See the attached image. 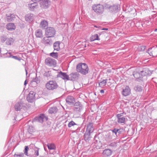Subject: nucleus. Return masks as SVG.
<instances>
[{
    "label": "nucleus",
    "instance_id": "obj_3",
    "mask_svg": "<svg viewBox=\"0 0 157 157\" xmlns=\"http://www.w3.org/2000/svg\"><path fill=\"white\" fill-rule=\"evenodd\" d=\"M46 88L49 90H53L57 88L58 85L55 81H50L48 82L45 85Z\"/></svg>",
    "mask_w": 157,
    "mask_h": 157
},
{
    "label": "nucleus",
    "instance_id": "obj_25",
    "mask_svg": "<svg viewBox=\"0 0 157 157\" xmlns=\"http://www.w3.org/2000/svg\"><path fill=\"white\" fill-rule=\"evenodd\" d=\"M6 28L9 30H14L16 28V27L14 24L10 23L7 25Z\"/></svg>",
    "mask_w": 157,
    "mask_h": 157
},
{
    "label": "nucleus",
    "instance_id": "obj_31",
    "mask_svg": "<svg viewBox=\"0 0 157 157\" xmlns=\"http://www.w3.org/2000/svg\"><path fill=\"white\" fill-rule=\"evenodd\" d=\"M90 41H92L96 40H100V39L98 37V35L97 34H95L90 37Z\"/></svg>",
    "mask_w": 157,
    "mask_h": 157
},
{
    "label": "nucleus",
    "instance_id": "obj_14",
    "mask_svg": "<svg viewBox=\"0 0 157 157\" xmlns=\"http://www.w3.org/2000/svg\"><path fill=\"white\" fill-rule=\"evenodd\" d=\"M94 128L93 127V123H89L87 125V128L86 132L88 133H92L94 131Z\"/></svg>",
    "mask_w": 157,
    "mask_h": 157
},
{
    "label": "nucleus",
    "instance_id": "obj_44",
    "mask_svg": "<svg viewBox=\"0 0 157 157\" xmlns=\"http://www.w3.org/2000/svg\"><path fill=\"white\" fill-rule=\"evenodd\" d=\"M146 48V46H141L138 47V49L140 51H144Z\"/></svg>",
    "mask_w": 157,
    "mask_h": 157
},
{
    "label": "nucleus",
    "instance_id": "obj_48",
    "mask_svg": "<svg viewBox=\"0 0 157 157\" xmlns=\"http://www.w3.org/2000/svg\"><path fill=\"white\" fill-rule=\"evenodd\" d=\"M110 5L109 4H108L107 3H105L104 5V7H105L106 9H108L109 10L110 7H111Z\"/></svg>",
    "mask_w": 157,
    "mask_h": 157
},
{
    "label": "nucleus",
    "instance_id": "obj_55",
    "mask_svg": "<svg viewBox=\"0 0 157 157\" xmlns=\"http://www.w3.org/2000/svg\"><path fill=\"white\" fill-rule=\"evenodd\" d=\"M102 30H108V29L107 28H103L101 29Z\"/></svg>",
    "mask_w": 157,
    "mask_h": 157
},
{
    "label": "nucleus",
    "instance_id": "obj_9",
    "mask_svg": "<svg viewBox=\"0 0 157 157\" xmlns=\"http://www.w3.org/2000/svg\"><path fill=\"white\" fill-rule=\"evenodd\" d=\"M117 128H114L113 129L110 130V131L112 132H109L107 135L109 139H111L117 137L118 136L117 132Z\"/></svg>",
    "mask_w": 157,
    "mask_h": 157
},
{
    "label": "nucleus",
    "instance_id": "obj_51",
    "mask_svg": "<svg viewBox=\"0 0 157 157\" xmlns=\"http://www.w3.org/2000/svg\"><path fill=\"white\" fill-rule=\"evenodd\" d=\"M117 134L118 135V136L120 134H121V129H118L117 128Z\"/></svg>",
    "mask_w": 157,
    "mask_h": 157
},
{
    "label": "nucleus",
    "instance_id": "obj_45",
    "mask_svg": "<svg viewBox=\"0 0 157 157\" xmlns=\"http://www.w3.org/2000/svg\"><path fill=\"white\" fill-rule=\"evenodd\" d=\"M34 130L32 126H30L28 129V131L30 134H32V132L34 131Z\"/></svg>",
    "mask_w": 157,
    "mask_h": 157
},
{
    "label": "nucleus",
    "instance_id": "obj_53",
    "mask_svg": "<svg viewBox=\"0 0 157 157\" xmlns=\"http://www.w3.org/2000/svg\"><path fill=\"white\" fill-rule=\"evenodd\" d=\"M101 93H104V91L103 90H101L100 91Z\"/></svg>",
    "mask_w": 157,
    "mask_h": 157
},
{
    "label": "nucleus",
    "instance_id": "obj_33",
    "mask_svg": "<svg viewBox=\"0 0 157 157\" xmlns=\"http://www.w3.org/2000/svg\"><path fill=\"white\" fill-rule=\"evenodd\" d=\"M34 155L35 157H36L39 156V151L40 150V148L36 147H35L34 148Z\"/></svg>",
    "mask_w": 157,
    "mask_h": 157
},
{
    "label": "nucleus",
    "instance_id": "obj_38",
    "mask_svg": "<svg viewBox=\"0 0 157 157\" xmlns=\"http://www.w3.org/2000/svg\"><path fill=\"white\" fill-rule=\"evenodd\" d=\"M40 79L39 78H38V77H36L35 78H33L32 80L31 81V82H35L36 83V84H38L40 83Z\"/></svg>",
    "mask_w": 157,
    "mask_h": 157
},
{
    "label": "nucleus",
    "instance_id": "obj_39",
    "mask_svg": "<svg viewBox=\"0 0 157 157\" xmlns=\"http://www.w3.org/2000/svg\"><path fill=\"white\" fill-rule=\"evenodd\" d=\"M51 56L55 58H57L58 57V54L57 52H52L50 54Z\"/></svg>",
    "mask_w": 157,
    "mask_h": 157
},
{
    "label": "nucleus",
    "instance_id": "obj_15",
    "mask_svg": "<svg viewBox=\"0 0 157 157\" xmlns=\"http://www.w3.org/2000/svg\"><path fill=\"white\" fill-rule=\"evenodd\" d=\"M66 100L67 104L71 105L73 104L75 101V99L72 96H68L66 98Z\"/></svg>",
    "mask_w": 157,
    "mask_h": 157
},
{
    "label": "nucleus",
    "instance_id": "obj_7",
    "mask_svg": "<svg viewBox=\"0 0 157 157\" xmlns=\"http://www.w3.org/2000/svg\"><path fill=\"white\" fill-rule=\"evenodd\" d=\"M51 37L48 36L44 37L41 40V43L46 46L51 45L53 43V40Z\"/></svg>",
    "mask_w": 157,
    "mask_h": 157
},
{
    "label": "nucleus",
    "instance_id": "obj_42",
    "mask_svg": "<svg viewBox=\"0 0 157 157\" xmlns=\"http://www.w3.org/2000/svg\"><path fill=\"white\" fill-rule=\"evenodd\" d=\"M24 156V153L22 152L18 154H15L14 155V157H23Z\"/></svg>",
    "mask_w": 157,
    "mask_h": 157
},
{
    "label": "nucleus",
    "instance_id": "obj_12",
    "mask_svg": "<svg viewBox=\"0 0 157 157\" xmlns=\"http://www.w3.org/2000/svg\"><path fill=\"white\" fill-rule=\"evenodd\" d=\"M57 77L60 78L64 80H70L69 76L66 73L62 72L61 71L58 73L57 75Z\"/></svg>",
    "mask_w": 157,
    "mask_h": 157
},
{
    "label": "nucleus",
    "instance_id": "obj_26",
    "mask_svg": "<svg viewBox=\"0 0 157 157\" xmlns=\"http://www.w3.org/2000/svg\"><path fill=\"white\" fill-rule=\"evenodd\" d=\"M60 42L59 41H56L54 43L53 48L55 50L59 51L60 50Z\"/></svg>",
    "mask_w": 157,
    "mask_h": 157
},
{
    "label": "nucleus",
    "instance_id": "obj_5",
    "mask_svg": "<svg viewBox=\"0 0 157 157\" xmlns=\"http://www.w3.org/2000/svg\"><path fill=\"white\" fill-rule=\"evenodd\" d=\"M146 74V72L144 71H141L140 73L134 71L133 73V76L136 78V80L138 81H142L143 80V76Z\"/></svg>",
    "mask_w": 157,
    "mask_h": 157
},
{
    "label": "nucleus",
    "instance_id": "obj_47",
    "mask_svg": "<svg viewBox=\"0 0 157 157\" xmlns=\"http://www.w3.org/2000/svg\"><path fill=\"white\" fill-rule=\"evenodd\" d=\"M153 48V47H152L149 48L148 51H147V52L149 54V55L151 56H153L152 53V51L151 50Z\"/></svg>",
    "mask_w": 157,
    "mask_h": 157
},
{
    "label": "nucleus",
    "instance_id": "obj_30",
    "mask_svg": "<svg viewBox=\"0 0 157 157\" xmlns=\"http://www.w3.org/2000/svg\"><path fill=\"white\" fill-rule=\"evenodd\" d=\"M47 146L49 150H55L56 149V146L53 143H48Z\"/></svg>",
    "mask_w": 157,
    "mask_h": 157
},
{
    "label": "nucleus",
    "instance_id": "obj_50",
    "mask_svg": "<svg viewBox=\"0 0 157 157\" xmlns=\"http://www.w3.org/2000/svg\"><path fill=\"white\" fill-rule=\"evenodd\" d=\"M116 143H115V142H113V143L110 144H109V145L111 147H114V146H116Z\"/></svg>",
    "mask_w": 157,
    "mask_h": 157
},
{
    "label": "nucleus",
    "instance_id": "obj_41",
    "mask_svg": "<svg viewBox=\"0 0 157 157\" xmlns=\"http://www.w3.org/2000/svg\"><path fill=\"white\" fill-rule=\"evenodd\" d=\"M10 55L11 54V53H9ZM9 57H12L16 60H17L19 61H20L21 60V58L20 57H18L17 56H13L12 55H10V56Z\"/></svg>",
    "mask_w": 157,
    "mask_h": 157
},
{
    "label": "nucleus",
    "instance_id": "obj_17",
    "mask_svg": "<svg viewBox=\"0 0 157 157\" xmlns=\"http://www.w3.org/2000/svg\"><path fill=\"white\" fill-rule=\"evenodd\" d=\"M34 17V16L33 14H27L25 16V20L26 21L31 22L33 20Z\"/></svg>",
    "mask_w": 157,
    "mask_h": 157
},
{
    "label": "nucleus",
    "instance_id": "obj_43",
    "mask_svg": "<svg viewBox=\"0 0 157 157\" xmlns=\"http://www.w3.org/2000/svg\"><path fill=\"white\" fill-rule=\"evenodd\" d=\"M29 149V148L27 146H25V149L24 151V154L28 156V151Z\"/></svg>",
    "mask_w": 157,
    "mask_h": 157
},
{
    "label": "nucleus",
    "instance_id": "obj_1",
    "mask_svg": "<svg viewBox=\"0 0 157 157\" xmlns=\"http://www.w3.org/2000/svg\"><path fill=\"white\" fill-rule=\"evenodd\" d=\"M78 72L85 75L88 73L89 69L87 65L85 63H80L78 64L76 67Z\"/></svg>",
    "mask_w": 157,
    "mask_h": 157
},
{
    "label": "nucleus",
    "instance_id": "obj_23",
    "mask_svg": "<svg viewBox=\"0 0 157 157\" xmlns=\"http://www.w3.org/2000/svg\"><path fill=\"white\" fill-rule=\"evenodd\" d=\"M112 151L109 149H105L103 152L102 154L105 156H109L111 154Z\"/></svg>",
    "mask_w": 157,
    "mask_h": 157
},
{
    "label": "nucleus",
    "instance_id": "obj_56",
    "mask_svg": "<svg viewBox=\"0 0 157 157\" xmlns=\"http://www.w3.org/2000/svg\"><path fill=\"white\" fill-rule=\"evenodd\" d=\"M27 82H26V80L25 81V82H24V85H26L27 84Z\"/></svg>",
    "mask_w": 157,
    "mask_h": 157
},
{
    "label": "nucleus",
    "instance_id": "obj_10",
    "mask_svg": "<svg viewBox=\"0 0 157 157\" xmlns=\"http://www.w3.org/2000/svg\"><path fill=\"white\" fill-rule=\"evenodd\" d=\"M40 6L43 8H48L51 4V2L49 0H40Z\"/></svg>",
    "mask_w": 157,
    "mask_h": 157
},
{
    "label": "nucleus",
    "instance_id": "obj_13",
    "mask_svg": "<svg viewBox=\"0 0 157 157\" xmlns=\"http://www.w3.org/2000/svg\"><path fill=\"white\" fill-rule=\"evenodd\" d=\"M35 119L39 122L42 123L44 121H47L48 118L44 114H41L40 116L36 117Z\"/></svg>",
    "mask_w": 157,
    "mask_h": 157
},
{
    "label": "nucleus",
    "instance_id": "obj_22",
    "mask_svg": "<svg viewBox=\"0 0 157 157\" xmlns=\"http://www.w3.org/2000/svg\"><path fill=\"white\" fill-rule=\"evenodd\" d=\"M6 15L8 22L13 21L15 18L14 15L13 14H6Z\"/></svg>",
    "mask_w": 157,
    "mask_h": 157
},
{
    "label": "nucleus",
    "instance_id": "obj_4",
    "mask_svg": "<svg viewBox=\"0 0 157 157\" xmlns=\"http://www.w3.org/2000/svg\"><path fill=\"white\" fill-rule=\"evenodd\" d=\"M56 33V31L55 29L52 27H48L45 30V35L46 36L51 37H54Z\"/></svg>",
    "mask_w": 157,
    "mask_h": 157
},
{
    "label": "nucleus",
    "instance_id": "obj_37",
    "mask_svg": "<svg viewBox=\"0 0 157 157\" xmlns=\"http://www.w3.org/2000/svg\"><path fill=\"white\" fill-rule=\"evenodd\" d=\"M125 118L124 117H122L117 119V122L121 124L124 123L125 121Z\"/></svg>",
    "mask_w": 157,
    "mask_h": 157
},
{
    "label": "nucleus",
    "instance_id": "obj_58",
    "mask_svg": "<svg viewBox=\"0 0 157 157\" xmlns=\"http://www.w3.org/2000/svg\"><path fill=\"white\" fill-rule=\"evenodd\" d=\"M157 31V29H155V31Z\"/></svg>",
    "mask_w": 157,
    "mask_h": 157
},
{
    "label": "nucleus",
    "instance_id": "obj_24",
    "mask_svg": "<svg viewBox=\"0 0 157 157\" xmlns=\"http://www.w3.org/2000/svg\"><path fill=\"white\" fill-rule=\"evenodd\" d=\"M48 25V22L45 20L42 21L40 24V27L42 29H45Z\"/></svg>",
    "mask_w": 157,
    "mask_h": 157
},
{
    "label": "nucleus",
    "instance_id": "obj_32",
    "mask_svg": "<svg viewBox=\"0 0 157 157\" xmlns=\"http://www.w3.org/2000/svg\"><path fill=\"white\" fill-rule=\"evenodd\" d=\"M57 111V109L56 107H53L50 108L48 112L50 113L53 114L55 113Z\"/></svg>",
    "mask_w": 157,
    "mask_h": 157
},
{
    "label": "nucleus",
    "instance_id": "obj_40",
    "mask_svg": "<svg viewBox=\"0 0 157 157\" xmlns=\"http://www.w3.org/2000/svg\"><path fill=\"white\" fill-rule=\"evenodd\" d=\"M74 125H77V124H76L74 121H70L68 123V126L69 128H70L72 126H74Z\"/></svg>",
    "mask_w": 157,
    "mask_h": 157
},
{
    "label": "nucleus",
    "instance_id": "obj_21",
    "mask_svg": "<svg viewBox=\"0 0 157 157\" xmlns=\"http://www.w3.org/2000/svg\"><path fill=\"white\" fill-rule=\"evenodd\" d=\"M38 6V4L36 2L30 4H28V7L30 10L33 11L34 9L37 8Z\"/></svg>",
    "mask_w": 157,
    "mask_h": 157
},
{
    "label": "nucleus",
    "instance_id": "obj_11",
    "mask_svg": "<svg viewBox=\"0 0 157 157\" xmlns=\"http://www.w3.org/2000/svg\"><path fill=\"white\" fill-rule=\"evenodd\" d=\"M36 93L35 92L31 91L29 94L27 98V101L29 102H33L35 100V99Z\"/></svg>",
    "mask_w": 157,
    "mask_h": 157
},
{
    "label": "nucleus",
    "instance_id": "obj_46",
    "mask_svg": "<svg viewBox=\"0 0 157 157\" xmlns=\"http://www.w3.org/2000/svg\"><path fill=\"white\" fill-rule=\"evenodd\" d=\"M0 39L2 43L4 42L5 41H6L7 40L6 37L4 36H1L0 37Z\"/></svg>",
    "mask_w": 157,
    "mask_h": 157
},
{
    "label": "nucleus",
    "instance_id": "obj_49",
    "mask_svg": "<svg viewBox=\"0 0 157 157\" xmlns=\"http://www.w3.org/2000/svg\"><path fill=\"white\" fill-rule=\"evenodd\" d=\"M122 113L118 114L117 115V119L122 117Z\"/></svg>",
    "mask_w": 157,
    "mask_h": 157
},
{
    "label": "nucleus",
    "instance_id": "obj_16",
    "mask_svg": "<svg viewBox=\"0 0 157 157\" xmlns=\"http://www.w3.org/2000/svg\"><path fill=\"white\" fill-rule=\"evenodd\" d=\"M120 8L119 5H113L111 6L109 10L112 12L117 13L119 11Z\"/></svg>",
    "mask_w": 157,
    "mask_h": 157
},
{
    "label": "nucleus",
    "instance_id": "obj_57",
    "mask_svg": "<svg viewBox=\"0 0 157 157\" xmlns=\"http://www.w3.org/2000/svg\"><path fill=\"white\" fill-rule=\"evenodd\" d=\"M25 71L26 72V75H27V71L26 69H25Z\"/></svg>",
    "mask_w": 157,
    "mask_h": 157
},
{
    "label": "nucleus",
    "instance_id": "obj_18",
    "mask_svg": "<svg viewBox=\"0 0 157 157\" xmlns=\"http://www.w3.org/2000/svg\"><path fill=\"white\" fill-rule=\"evenodd\" d=\"M71 80H74L78 79L79 76V74L77 72L72 73L69 75Z\"/></svg>",
    "mask_w": 157,
    "mask_h": 157
},
{
    "label": "nucleus",
    "instance_id": "obj_20",
    "mask_svg": "<svg viewBox=\"0 0 157 157\" xmlns=\"http://www.w3.org/2000/svg\"><path fill=\"white\" fill-rule=\"evenodd\" d=\"M23 106V103L21 102H18L16 103L14 106L15 110L17 111H20Z\"/></svg>",
    "mask_w": 157,
    "mask_h": 157
},
{
    "label": "nucleus",
    "instance_id": "obj_54",
    "mask_svg": "<svg viewBox=\"0 0 157 157\" xmlns=\"http://www.w3.org/2000/svg\"><path fill=\"white\" fill-rule=\"evenodd\" d=\"M94 26L95 27V28H99L100 27V26H96V25H94Z\"/></svg>",
    "mask_w": 157,
    "mask_h": 157
},
{
    "label": "nucleus",
    "instance_id": "obj_52",
    "mask_svg": "<svg viewBox=\"0 0 157 157\" xmlns=\"http://www.w3.org/2000/svg\"><path fill=\"white\" fill-rule=\"evenodd\" d=\"M32 1L34 2H39L40 0H31Z\"/></svg>",
    "mask_w": 157,
    "mask_h": 157
},
{
    "label": "nucleus",
    "instance_id": "obj_29",
    "mask_svg": "<svg viewBox=\"0 0 157 157\" xmlns=\"http://www.w3.org/2000/svg\"><path fill=\"white\" fill-rule=\"evenodd\" d=\"M108 80L107 79H103L101 82H99V86L101 88H103L106 84Z\"/></svg>",
    "mask_w": 157,
    "mask_h": 157
},
{
    "label": "nucleus",
    "instance_id": "obj_34",
    "mask_svg": "<svg viewBox=\"0 0 157 157\" xmlns=\"http://www.w3.org/2000/svg\"><path fill=\"white\" fill-rule=\"evenodd\" d=\"M134 90L137 92H141L143 90V87L139 85H137L134 88Z\"/></svg>",
    "mask_w": 157,
    "mask_h": 157
},
{
    "label": "nucleus",
    "instance_id": "obj_19",
    "mask_svg": "<svg viewBox=\"0 0 157 157\" xmlns=\"http://www.w3.org/2000/svg\"><path fill=\"white\" fill-rule=\"evenodd\" d=\"M130 93V89L129 87L126 86L125 88L123 90L122 94L124 96H127Z\"/></svg>",
    "mask_w": 157,
    "mask_h": 157
},
{
    "label": "nucleus",
    "instance_id": "obj_27",
    "mask_svg": "<svg viewBox=\"0 0 157 157\" xmlns=\"http://www.w3.org/2000/svg\"><path fill=\"white\" fill-rule=\"evenodd\" d=\"M90 133H88L87 132H86L84 135V140L86 142H88L90 139Z\"/></svg>",
    "mask_w": 157,
    "mask_h": 157
},
{
    "label": "nucleus",
    "instance_id": "obj_36",
    "mask_svg": "<svg viewBox=\"0 0 157 157\" xmlns=\"http://www.w3.org/2000/svg\"><path fill=\"white\" fill-rule=\"evenodd\" d=\"M44 76L47 78L50 77L51 76V74L50 71H46L43 75Z\"/></svg>",
    "mask_w": 157,
    "mask_h": 157
},
{
    "label": "nucleus",
    "instance_id": "obj_2",
    "mask_svg": "<svg viewBox=\"0 0 157 157\" xmlns=\"http://www.w3.org/2000/svg\"><path fill=\"white\" fill-rule=\"evenodd\" d=\"M92 9L97 14L99 15L102 14L104 11V6L100 4L93 5Z\"/></svg>",
    "mask_w": 157,
    "mask_h": 157
},
{
    "label": "nucleus",
    "instance_id": "obj_8",
    "mask_svg": "<svg viewBox=\"0 0 157 157\" xmlns=\"http://www.w3.org/2000/svg\"><path fill=\"white\" fill-rule=\"evenodd\" d=\"M45 64L49 66H55L56 64V60L50 57L47 58L45 60Z\"/></svg>",
    "mask_w": 157,
    "mask_h": 157
},
{
    "label": "nucleus",
    "instance_id": "obj_28",
    "mask_svg": "<svg viewBox=\"0 0 157 157\" xmlns=\"http://www.w3.org/2000/svg\"><path fill=\"white\" fill-rule=\"evenodd\" d=\"M35 35L37 37L41 38L43 36V32L41 30L38 29L35 33Z\"/></svg>",
    "mask_w": 157,
    "mask_h": 157
},
{
    "label": "nucleus",
    "instance_id": "obj_35",
    "mask_svg": "<svg viewBox=\"0 0 157 157\" xmlns=\"http://www.w3.org/2000/svg\"><path fill=\"white\" fill-rule=\"evenodd\" d=\"M13 42V39L11 38H10L7 39L6 44L8 45H10Z\"/></svg>",
    "mask_w": 157,
    "mask_h": 157
},
{
    "label": "nucleus",
    "instance_id": "obj_6",
    "mask_svg": "<svg viewBox=\"0 0 157 157\" xmlns=\"http://www.w3.org/2000/svg\"><path fill=\"white\" fill-rule=\"evenodd\" d=\"M83 108L82 105L79 101L76 102L74 104V111L76 113L79 114Z\"/></svg>",
    "mask_w": 157,
    "mask_h": 157
},
{
    "label": "nucleus",
    "instance_id": "obj_59",
    "mask_svg": "<svg viewBox=\"0 0 157 157\" xmlns=\"http://www.w3.org/2000/svg\"><path fill=\"white\" fill-rule=\"evenodd\" d=\"M40 157H44L43 156H40Z\"/></svg>",
    "mask_w": 157,
    "mask_h": 157
}]
</instances>
